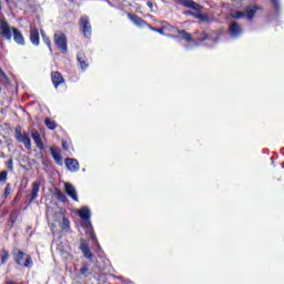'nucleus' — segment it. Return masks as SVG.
<instances>
[{
	"label": "nucleus",
	"mask_w": 284,
	"mask_h": 284,
	"mask_svg": "<svg viewBox=\"0 0 284 284\" xmlns=\"http://www.w3.org/2000/svg\"><path fill=\"white\" fill-rule=\"evenodd\" d=\"M54 43L62 54H68V38L63 33L54 34Z\"/></svg>",
	"instance_id": "obj_1"
},
{
	"label": "nucleus",
	"mask_w": 284,
	"mask_h": 284,
	"mask_svg": "<svg viewBox=\"0 0 284 284\" xmlns=\"http://www.w3.org/2000/svg\"><path fill=\"white\" fill-rule=\"evenodd\" d=\"M80 29L82 30L84 37L87 39H90L92 37V26L90 24V18L87 16H83L80 18Z\"/></svg>",
	"instance_id": "obj_2"
},
{
	"label": "nucleus",
	"mask_w": 284,
	"mask_h": 284,
	"mask_svg": "<svg viewBox=\"0 0 284 284\" xmlns=\"http://www.w3.org/2000/svg\"><path fill=\"white\" fill-rule=\"evenodd\" d=\"M0 34L7 39V41H12V28L6 20H0Z\"/></svg>",
	"instance_id": "obj_3"
},
{
	"label": "nucleus",
	"mask_w": 284,
	"mask_h": 284,
	"mask_svg": "<svg viewBox=\"0 0 284 284\" xmlns=\"http://www.w3.org/2000/svg\"><path fill=\"white\" fill-rule=\"evenodd\" d=\"M41 190V180H37L31 185V192L29 194V203L37 201L39 197V191Z\"/></svg>",
	"instance_id": "obj_4"
},
{
	"label": "nucleus",
	"mask_w": 284,
	"mask_h": 284,
	"mask_svg": "<svg viewBox=\"0 0 284 284\" xmlns=\"http://www.w3.org/2000/svg\"><path fill=\"white\" fill-rule=\"evenodd\" d=\"M229 32L231 37L236 39V37H241V34H243V27L239 24V22L232 21L229 27Z\"/></svg>",
	"instance_id": "obj_5"
},
{
	"label": "nucleus",
	"mask_w": 284,
	"mask_h": 284,
	"mask_svg": "<svg viewBox=\"0 0 284 284\" xmlns=\"http://www.w3.org/2000/svg\"><path fill=\"white\" fill-rule=\"evenodd\" d=\"M23 258H26L24 263L21 262ZM16 263H17V265L23 264V267H30V265H32V257H30L29 255H26V253H23V251H19L18 255L16 257Z\"/></svg>",
	"instance_id": "obj_6"
},
{
	"label": "nucleus",
	"mask_w": 284,
	"mask_h": 284,
	"mask_svg": "<svg viewBox=\"0 0 284 284\" xmlns=\"http://www.w3.org/2000/svg\"><path fill=\"white\" fill-rule=\"evenodd\" d=\"M258 10H263L262 7H258L257 4H251L245 7V14L248 19V21H252V19H254L255 14L258 12Z\"/></svg>",
	"instance_id": "obj_7"
},
{
	"label": "nucleus",
	"mask_w": 284,
	"mask_h": 284,
	"mask_svg": "<svg viewBox=\"0 0 284 284\" xmlns=\"http://www.w3.org/2000/svg\"><path fill=\"white\" fill-rule=\"evenodd\" d=\"M176 1L184 8H191L192 10H203V7L194 2L193 0H176Z\"/></svg>",
	"instance_id": "obj_8"
},
{
	"label": "nucleus",
	"mask_w": 284,
	"mask_h": 284,
	"mask_svg": "<svg viewBox=\"0 0 284 284\" xmlns=\"http://www.w3.org/2000/svg\"><path fill=\"white\" fill-rule=\"evenodd\" d=\"M11 34H13V40L18 45H26V39L19 29L12 27Z\"/></svg>",
	"instance_id": "obj_9"
},
{
	"label": "nucleus",
	"mask_w": 284,
	"mask_h": 284,
	"mask_svg": "<svg viewBox=\"0 0 284 284\" xmlns=\"http://www.w3.org/2000/svg\"><path fill=\"white\" fill-rule=\"evenodd\" d=\"M64 190L68 194V196H71V199L75 202H79V196L77 195V189L71 183L67 182L64 184Z\"/></svg>",
	"instance_id": "obj_10"
},
{
	"label": "nucleus",
	"mask_w": 284,
	"mask_h": 284,
	"mask_svg": "<svg viewBox=\"0 0 284 284\" xmlns=\"http://www.w3.org/2000/svg\"><path fill=\"white\" fill-rule=\"evenodd\" d=\"M128 18L130 21H132V23H134V26H138L139 28H143V26H150L148 22H145V20L136 14L128 13Z\"/></svg>",
	"instance_id": "obj_11"
},
{
	"label": "nucleus",
	"mask_w": 284,
	"mask_h": 284,
	"mask_svg": "<svg viewBox=\"0 0 284 284\" xmlns=\"http://www.w3.org/2000/svg\"><path fill=\"white\" fill-rule=\"evenodd\" d=\"M51 81L54 85V88H59L61 83H65V80L63 79V75L59 71H54L51 73Z\"/></svg>",
	"instance_id": "obj_12"
},
{
	"label": "nucleus",
	"mask_w": 284,
	"mask_h": 284,
	"mask_svg": "<svg viewBox=\"0 0 284 284\" xmlns=\"http://www.w3.org/2000/svg\"><path fill=\"white\" fill-rule=\"evenodd\" d=\"M64 163H65L69 172H78V170H79V161H77L74 159L67 158L64 160Z\"/></svg>",
	"instance_id": "obj_13"
},
{
	"label": "nucleus",
	"mask_w": 284,
	"mask_h": 284,
	"mask_svg": "<svg viewBox=\"0 0 284 284\" xmlns=\"http://www.w3.org/2000/svg\"><path fill=\"white\" fill-rule=\"evenodd\" d=\"M31 136L37 145V148H39V150H43V141L41 140V134H39V131H37V129H32L31 130Z\"/></svg>",
	"instance_id": "obj_14"
},
{
	"label": "nucleus",
	"mask_w": 284,
	"mask_h": 284,
	"mask_svg": "<svg viewBox=\"0 0 284 284\" xmlns=\"http://www.w3.org/2000/svg\"><path fill=\"white\" fill-rule=\"evenodd\" d=\"M77 59H78V62L80 63L81 70H88L90 64L88 63V57H85V53L83 52L78 53Z\"/></svg>",
	"instance_id": "obj_15"
},
{
	"label": "nucleus",
	"mask_w": 284,
	"mask_h": 284,
	"mask_svg": "<svg viewBox=\"0 0 284 284\" xmlns=\"http://www.w3.org/2000/svg\"><path fill=\"white\" fill-rule=\"evenodd\" d=\"M50 151H51V156L54 159L55 163H57L58 165H63V160H62V158H61V152H59V149L52 146V148L50 149Z\"/></svg>",
	"instance_id": "obj_16"
},
{
	"label": "nucleus",
	"mask_w": 284,
	"mask_h": 284,
	"mask_svg": "<svg viewBox=\"0 0 284 284\" xmlns=\"http://www.w3.org/2000/svg\"><path fill=\"white\" fill-rule=\"evenodd\" d=\"M30 41L33 45H39V30L37 28L30 29Z\"/></svg>",
	"instance_id": "obj_17"
},
{
	"label": "nucleus",
	"mask_w": 284,
	"mask_h": 284,
	"mask_svg": "<svg viewBox=\"0 0 284 284\" xmlns=\"http://www.w3.org/2000/svg\"><path fill=\"white\" fill-rule=\"evenodd\" d=\"M78 214L82 221H90V209L88 206H83L78 211Z\"/></svg>",
	"instance_id": "obj_18"
},
{
	"label": "nucleus",
	"mask_w": 284,
	"mask_h": 284,
	"mask_svg": "<svg viewBox=\"0 0 284 284\" xmlns=\"http://www.w3.org/2000/svg\"><path fill=\"white\" fill-rule=\"evenodd\" d=\"M8 258H10V252L4 248L0 250L1 265H6L8 263Z\"/></svg>",
	"instance_id": "obj_19"
},
{
	"label": "nucleus",
	"mask_w": 284,
	"mask_h": 284,
	"mask_svg": "<svg viewBox=\"0 0 284 284\" xmlns=\"http://www.w3.org/2000/svg\"><path fill=\"white\" fill-rule=\"evenodd\" d=\"M27 150H32V141L30 140V135L24 132V139L21 141Z\"/></svg>",
	"instance_id": "obj_20"
},
{
	"label": "nucleus",
	"mask_w": 284,
	"mask_h": 284,
	"mask_svg": "<svg viewBox=\"0 0 284 284\" xmlns=\"http://www.w3.org/2000/svg\"><path fill=\"white\" fill-rule=\"evenodd\" d=\"M176 32L178 34H181L182 39H184V41H192V36L190 33H187V31L185 30H180V29H176Z\"/></svg>",
	"instance_id": "obj_21"
},
{
	"label": "nucleus",
	"mask_w": 284,
	"mask_h": 284,
	"mask_svg": "<svg viewBox=\"0 0 284 284\" xmlns=\"http://www.w3.org/2000/svg\"><path fill=\"white\" fill-rule=\"evenodd\" d=\"M16 139L19 141V143H21V141L26 139V132L21 133V129L16 128Z\"/></svg>",
	"instance_id": "obj_22"
},
{
	"label": "nucleus",
	"mask_w": 284,
	"mask_h": 284,
	"mask_svg": "<svg viewBox=\"0 0 284 284\" xmlns=\"http://www.w3.org/2000/svg\"><path fill=\"white\" fill-rule=\"evenodd\" d=\"M44 123H45V125L49 130H55L57 129V122L50 120V118L45 119Z\"/></svg>",
	"instance_id": "obj_23"
},
{
	"label": "nucleus",
	"mask_w": 284,
	"mask_h": 284,
	"mask_svg": "<svg viewBox=\"0 0 284 284\" xmlns=\"http://www.w3.org/2000/svg\"><path fill=\"white\" fill-rule=\"evenodd\" d=\"M55 196H57L58 201H62V203H65L68 201L65 193H63L61 191H57Z\"/></svg>",
	"instance_id": "obj_24"
},
{
	"label": "nucleus",
	"mask_w": 284,
	"mask_h": 284,
	"mask_svg": "<svg viewBox=\"0 0 284 284\" xmlns=\"http://www.w3.org/2000/svg\"><path fill=\"white\" fill-rule=\"evenodd\" d=\"M82 254H83L84 258H88L89 261H92V258H94V254H92L90 248L82 251Z\"/></svg>",
	"instance_id": "obj_25"
},
{
	"label": "nucleus",
	"mask_w": 284,
	"mask_h": 284,
	"mask_svg": "<svg viewBox=\"0 0 284 284\" xmlns=\"http://www.w3.org/2000/svg\"><path fill=\"white\" fill-rule=\"evenodd\" d=\"M245 14H246L245 11L244 12L243 11H235L231 14V17L233 19H243V17H245Z\"/></svg>",
	"instance_id": "obj_26"
},
{
	"label": "nucleus",
	"mask_w": 284,
	"mask_h": 284,
	"mask_svg": "<svg viewBox=\"0 0 284 284\" xmlns=\"http://www.w3.org/2000/svg\"><path fill=\"white\" fill-rule=\"evenodd\" d=\"M7 169L9 172H14V164H13V159L10 158L9 161L6 162Z\"/></svg>",
	"instance_id": "obj_27"
},
{
	"label": "nucleus",
	"mask_w": 284,
	"mask_h": 284,
	"mask_svg": "<svg viewBox=\"0 0 284 284\" xmlns=\"http://www.w3.org/2000/svg\"><path fill=\"white\" fill-rule=\"evenodd\" d=\"M70 227V221L68 220V217L63 216L62 217V225L61 229L62 230H68Z\"/></svg>",
	"instance_id": "obj_28"
},
{
	"label": "nucleus",
	"mask_w": 284,
	"mask_h": 284,
	"mask_svg": "<svg viewBox=\"0 0 284 284\" xmlns=\"http://www.w3.org/2000/svg\"><path fill=\"white\" fill-rule=\"evenodd\" d=\"M89 248H90V244H88V241L81 240V242H80V250H81V252H83L85 250H89Z\"/></svg>",
	"instance_id": "obj_29"
},
{
	"label": "nucleus",
	"mask_w": 284,
	"mask_h": 284,
	"mask_svg": "<svg viewBox=\"0 0 284 284\" xmlns=\"http://www.w3.org/2000/svg\"><path fill=\"white\" fill-rule=\"evenodd\" d=\"M271 3L276 12L281 10V2L278 0H271Z\"/></svg>",
	"instance_id": "obj_30"
},
{
	"label": "nucleus",
	"mask_w": 284,
	"mask_h": 284,
	"mask_svg": "<svg viewBox=\"0 0 284 284\" xmlns=\"http://www.w3.org/2000/svg\"><path fill=\"white\" fill-rule=\"evenodd\" d=\"M8 181V171L0 172V183H6Z\"/></svg>",
	"instance_id": "obj_31"
},
{
	"label": "nucleus",
	"mask_w": 284,
	"mask_h": 284,
	"mask_svg": "<svg viewBox=\"0 0 284 284\" xmlns=\"http://www.w3.org/2000/svg\"><path fill=\"white\" fill-rule=\"evenodd\" d=\"M149 28H150V30H152V32H159V34H165V32H164V29L163 28H154V27H152V26H148Z\"/></svg>",
	"instance_id": "obj_32"
},
{
	"label": "nucleus",
	"mask_w": 284,
	"mask_h": 284,
	"mask_svg": "<svg viewBox=\"0 0 284 284\" xmlns=\"http://www.w3.org/2000/svg\"><path fill=\"white\" fill-rule=\"evenodd\" d=\"M11 193H12V187L10 186V184H7L4 189V196L8 197L10 196Z\"/></svg>",
	"instance_id": "obj_33"
},
{
	"label": "nucleus",
	"mask_w": 284,
	"mask_h": 284,
	"mask_svg": "<svg viewBox=\"0 0 284 284\" xmlns=\"http://www.w3.org/2000/svg\"><path fill=\"white\" fill-rule=\"evenodd\" d=\"M195 18L200 19V21H207V16H205L203 13L195 14Z\"/></svg>",
	"instance_id": "obj_34"
},
{
	"label": "nucleus",
	"mask_w": 284,
	"mask_h": 284,
	"mask_svg": "<svg viewBox=\"0 0 284 284\" xmlns=\"http://www.w3.org/2000/svg\"><path fill=\"white\" fill-rule=\"evenodd\" d=\"M44 43L48 45V48H52V42H50V38H43Z\"/></svg>",
	"instance_id": "obj_35"
},
{
	"label": "nucleus",
	"mask_w": 284,
	"mask_h": 284,
	"mask_svg": "<svg viewBox=\"0 0 284 284\" xmlns=\"http://www.w3.org/2000/svg\"><path fill=\"white\" fill-rule=\"evenodd\" d=\"M210 39V36L207 33H204L203 37L199 38V41H207Z\"/></svg>",
	"instance_id": "obj_36"
},
{
	"label": "nucleus",
	"mask_w": 284,
	"mask_h": 284,
	"mask_svg": "<svg viewBox=\"0 0 284 284\" xmlns=\"http://www.w3.org/2000/svg\"><path fill=\"white\" fill-rule=\"evenodd\" d=\"M88 271H89L88 266H82L80 270L81 274L83 275L88 274Z\"/></svg>",
	"instance_id": "obj_37"
},
{
	"label": "nucleus",
	"mask_w": 284,
	"mask_h": 284,
	"mask_svg": "<svg viewBox=\"0 0 284 284\" xmlns=\"http://www.w3.org/2000/svg\"><path fill=\"white\" fill-rule=\"evenodd\" d=\"M146 4L150 8V10H152V8H154V3H152V1H148Z\"/></svg>",
	"instance_id": "obj_38"
},
{
	"label": "nucleus",
	"mask_w": 284,
	"mask_h": 284,
	"mask_svg": "<svg viewBox=\"0 0 284 284\" xmlns=\"http://www.w3.org/2000/svg\"><path fill=\"white\" fill-rule=\"evenodd\" d=\"M62 148H63V150H68V142L62 141Z\"/></svg>",
	"instance_id": "obj_39"
},
{
	"label": "nucleus",
	"mask_w": 284,
	"mask_h": 284,
	"mask_svg": "<svg viewBox=\"0 0 284 284\" xmlns=\"http://www.w3.org/2000/svg\"><path fill=\"white\" fill-rule=\"evenodd\" d=\"M184 14H192V17H196V14L193 13L192 11H185Z\"/></svg>",
	"instance_id": "obj_40"
},
{
	"label": "nucleus",
	"mask_w": 284,
	"mask_h": 284,
	"mask_svg": "<svg viewBox=\"0 0 284 284\" xmlns=\"http://www.w3.org/2000/svg\"><path fill=\"white\" fill-rule=\"evenodd\" d=\"M1 156H2V158H6V153H1Z\"/></svg>",
	"instance_id": "obj_41"
},
{
	"label": "nucleus",
	"mask_w": 284,
	"mask_h": 284,
	"mask_svg": "<svg viewBox=\"0 0 284 284\" xmlns=\"http://www.w3.org/2000/svg\"><path fill=\"white\" fill-rule=\"evenodd\" d=\"M14 221H17L16 219H11V223H14Z\"/></svg>",
	"instance_id": "obj_42"
},
{
	"label": "nucleus",
	"mask_w": 284,
	"mask_h": 284,
	"mask_svg": "<svg viewBox=\"0 0 284 284\" xmlns=\"http://www.w3.org/2000/svg\"><path fill=\"white\" fill-rule=\"evenodd\" d=\"M1 73L3 74V77L6 75V73L3 71H1Z\"/></svg>",
	"instance_id": "obj_43"
},
{
	"label": "nucleus",
	"mask_w": 284,
	"mask_h": 284,
	"mask_svg": "<svg viewBox=\"0 0 284 284\" xmlns=\"http://www.w3.org/2000/svg\"><path fill=\"white\" fill-rule=\"evenodd\" d=\"M0 92H1V87H0Z\"/></svg>",
	"instance_id": "obj_44"
}]
</instances>
